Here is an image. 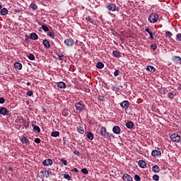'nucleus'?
Returning <instances> with one entry per match:
<instances>
[{
  "label": "nucleus",
  "mask_w": 181,
  "mask_h": 181,
  "mask_svg": "<svg viewBox=\"0 0 181 181\" xmlns=\"http://www.w3.org/2000/svg\"><path fill=\"white\" fill-rule=\"evenodd\" d=\"M148 20L150 23H156L159 21V15L156 13H152L149 15Z\"/></svg>",
  "instance_id": "f257e3e1"
},
{
  "label": "nucleus",
  "mask_w": 181,
  "mask_h": 181,
  "mask_svg": "<svg viewBox=\"0 0 181 181\" xmlns=\"http://www.w3.org/2000/svg\"><path fill=\"white\" fill-rule=\"evenodd\" d=\"M75 108L77 111H84V108H86V105H84V103L83 102H77L75 104Z\"/></svg>",
  "instance_id": "f03ea898"
},
{
  "label": "nucleus",
  "mask_w": 181,
  "mask_h": 181,
  "mask_svg": "<svg viewBox=\"0 0 181 181\" xmlns=\"http://www.w3.org/2000/svg\"><path fill=\"white\" fill-rule=\"evenodd\" d=\"M170 138L173 142H180L181 137L177 133L170 134Z\"/></svg>",
  "instance_id": "7ed1b4c3"
},
{
  "label": "nucleus",
  "mask_w": 181,
  "mask_h": 181,
  "mask_svg": "<svg viewBox=\"0 0 181 181\" xmlns=\"http://www.w3.org/2000/svg\"><path fill=\"white\" fill-rule=\"evenodd\" d=\"M40 173L42 175V177H49V176H52L53 173H52V171L49 170H41Z\"/></svg>",
  "instance_id": "20e7f679"
},
{
  "label": "nucleus",
  "mask_w": 181,
  "mask_h": 181,
  "mask_svg": "<svg viewBox=\"0 0 181 181\" xmlns=\"http://www.w3.org/2000/svg\"><path fill=\"white\" fill-rule=\"evenodd\" d=\"M119 105L122 108H124V110H128V108H129V102L128 100H124L123 102L119 103Z\"/></svg>",
  "instance_id": "39448f33"
},
{
  "label": "nucleus",
  "mask_w": 181,
  "mask_h": 181,
  "mask_svg": "<svg viewBox=\"0 0 181 181\" xmlns=\"http://www.w3.org/2000/svg\"><path fill=\"white\" fill-rule=\"evenodd\" d=\"M42 165H44V166H52L53 165V160L50 158L45 159L42 162Z\"/></svg>",
  "instance_id": "423d86ee"
},
{
  "label": "nucleus",
  "mask_w": 181,
  "mask_h": 181,
  "mask_svg": "<svg viewBox=\"0 0 181 181\" xmlns=\"http://www.w3.org/2000/svg\"><path fill=\"white\" fill-rule=\"evenodd\" d=\"M108 11H111V12H115L117 11V6L115 4H110L107 6Z\"/></svg>",
  "instance_id": "0eeeda50"
},
{
  "label": "nucleus",
  "mask_w": 181,
  "mask_h": 181,
  "mask_svg": "<svg viewBox=\"0 0 181 181\" xmlns=\"http://www.w3.org/2000/svg\"><path fill=\"white\" fill-rule=\"evenodd\" d=\"M112 132L116 134V135H119L121 134V127L119 126H115L112 128Z\"/></svg>",
  "instance_id": "6e6552de"
},
{
  "label": "nucleus",
  "mask_w": 181,
  "mask_h": 181,
  "mask_svg": "<svg viewBox=\"0 0 181 181\" xmlns=\"http://www.w3.org/2000/svg\"><path fill=\"white\" fill-rule=\"evenodd\" d=\"M173 61L175 64H181V57L179 56L173 57Z\"/></svg>",
  "instance_id": "1a4fd4ad"
},
{
  "label": "nucleus",
  "mask_w": 181,
  "mask_h": 181,
  "mask_svg": "<svg viewBox=\"0 0 181 181\" xmlns=\"http://www.w3.org/2000/svg\"><path fill=\"white\" fill-rule=\"evenodd\" d=\"M8 112H9V111L8 110V109H6V107H1L0 108V114H1V115H4L5 117L6 115H8Z\"/></svg>",
  "instance_id": "9d476101"
},
{
  "label": "nucleus",
  "mask_w": 181,
  "mask_h": 181,
  "mask_svg": "<svg viewBox=\"0 0 181 181\" xmlns=\"http://www.w3.org/2000/svg\"><path fill=\"white\" fill-rule=\"evenodd\" d=\"M64 43L66 46H73V45H74V40L71 38L66 39Z\"/></svg>",
  "instance_id": "9b49d317"
},
{
  "label": "nucleus",
  "mask_w": 181,
  "mask_h": 181,
  "mask_svg": "<svg viewBox=\"0 0 181 181\" xmlns=\"http://www.w3.org/2000/svg\"><path fill=\"white\" fill-rule=\"evenodd\" d=\"M110 133H107V129H105V127H102L100 128V135L101 136H106L107 135H109Z\"/></svg>",
  "instance_id": "f8f14e48"
},
{
  "label": "nucleus",
  "mask_w": 181,
  "mask_h": 181,
  "mask_svg": "<svg viewBox=\"0 0 181 181\" xmlns=\"http://www.w3.org/2000/svg\"><path fill=\"white\" fill-rule=\"evenodd\" d=\"M151 155L154 158H156L157 156H160L162 155V153L159 150H153L151 152Z\"/></svg>",
  "instance_id": "ddd939ff"
},
{
  "label": "nucleus",
  "mask_w": 181,
  "mask_h": 181,
  "mask_svg": "<svg viewBox=\"0 0 181 181\" xmlns=\"http://www.w3.org/2000/svg\"><path fill=\"white\" fill-rule=\"evenodd\" d=\"M122 179L124 181H133L132 177H131V175H129V174L123 175Z\"/></svg>",
  "instance_id": "4468645a"
},
{
  "label": "nucleus",
  "mask_w": 181,
  "mask_h": 181,
  "mask_svg": "<svg viewBox=\"0 0 181 181\" xmlns=\"http://www.w3.org/2000/svg\"><path fill=\"white\" fill-rule=\"evenodd\" d=\"M139 166L142 169H145V168H146V162L144 160H139Z\"/></svg>",
  "instance_id": "2eb2a0df"
},
{
  "label": "nucleus",
  "mask_w": 181,
  "mask_h": 181,
  "mask_svg": "<svg viewBox=\"0 0 181 181\" xmlns=\"http://www.w3.org/2000/svg\"><path fill=\"white\" fill-rule=\"evenodd\" d=\"M42 45L46 47V49H50L51 45H50V42L47 40H43L42 41Z\"/></svg>",
  "instance_id": "dca6fc26"
},
{
  "label": "nucleus",
  "mask_w": 181,
  "mask_h": 181,
  "mask_svg": "<svg viewBox=\"0 0 181 181\" xmlns=\"http://www.w3.org/2000/svg\"><path fill=\"white\" fill-rule=\"evenodd\" d=\"M145 32H147V33H148V35H150V37H148V39H151V40H155V37H153L154 34L152 33V32H151V30H149V28H146Z\"/></svg>",
  "instance_id": "f3484780"
},
{
  "label": "nucleus",
  "mask_w": 181,
  "mask_h": 181,
  "mask_svg": "<svg viewBox=\"0 0 181 181\" xmlns=\"http://www.w3.org/2000/svg\"><path fill=\"white\" fill-rule=\"evenodd\" d=\"M16 70H22V64H21L20 62H15L13 64Z\"/></svg>",
  "instance_id": "a211bd4d"
},
{
  "label": "nucleus",
  "mask_w": 181,
  "mask_h": 181,
  "mask_svg": "<svg viewBox=\"0 0 181 181\" xmlns=\"http://www.w3.org/2000/svg\"><path fill=\"white\" fill-rule=\"evenodd\" d=\"M86 136L89 141H93V139H94V134L91 132H88L86 133Z\"/></svg>",
  "instance_id": "6ab92c4d"
},
{
  "label": "nucleus",
  "mask_w": 181,
  "mask_h": 181,
  "mask_svg": "<svg viewBox=\"0 0 181 181\" xmlns=\"http://www.w3.org/2000/svg\"><path fill=\"white\" fill-rule=\"evenodd\" d=\"M126 127L128 128V129H132V128L134 127V122L132 121L127 122L126 123Z\"/></svg>",
  "instance_id": "aec40b11"
},
{
  "label": "nucleus",
  "mask_w": 181,
  "mask_h": 181,
  "mask_svg": "<svg viewBox=\"0 0 181 181\" xmlns=\"http://www.w3.org/2000/svg\"><path fill=\"white\" fill-rule=\"evenodd\" d=\"M152 170L154 172V173H159V172H160V168L159 166L156 165L152 167Z\"/></svg>",
  "instance_id": "412c9836"
},
{
  "label": "nucleus",
  "mask_w": 181,
  "mask_h": 181,
  "mask_svg": "<svg viewBox=\"0 0 181 181\" xmlns=\"http://www.w3.org/2000/svg\"><path fill=\"white\" fill-rule=\"evenodd\" d=\"M30 39L33 40H37L39 39V36L35 33H32L30 34Z\"/></svg>",
  "instance_id": "4be33fe9"
},
{
  "label": "nucleus",
  "mask_w": 181,
  "mask_h": 181,
  "mask_svg": "<svg viewBox=\"0 0 181 181\" xmlns=\"http://www.w3.org/2000/svg\"><path fill=\"white\" fill-rule=\"evenodd\" d=\"M112 55L114 57H121V52L118 49L112 52Z\"/></svg>",
  "instance_id": "5701e85b"
},
{
  "label": "nucleus",
  "mask_w": 181,
  "mask_h": 181,
  "mask_svg": "<svg viewBox=\"0 0 181 181\" xmlns=\"http://www.w3.org/2000/svg\"><path fill=\"white\" fill-rule=\"evenodd\" d=\"M96 69H104V63L101 62H98L96 65H95Z\"/></svg>",
  "instance_id": "b1692460"
},
{
  "label": "nucleus",
  "mask_w": 181,
  "mask_h": 181,
  "mask_svg": "<svg viewBox=\"0 0 181 181\" xmlns=\"http://www.w3.org/2000/svg\"><path fill=\"white\" fill-rule=\"evenodd\" d=\"M1 15L2 16H5L6 15H8V9L6 8H4L0 11Z\"/></svg>",
  "instance_id": "393cba45"
},
{
  "label": "nucleus",
  "mask_w": 181,
  "mask_h": 181,
  "mask_svg": "<svg viewBox=\"0 0 181 181\" xmlns=\"http://www.w3.org/2000/svg\"><path fill=\"white\" fill-rule=\"evenodd\" d=\"M147 71H150L151 73H155V67L153 66H148L146 68Z\"/></svg>",
  "instance_id": "a878e982"
},
{
  "label": "nucleus",
  "mask_w": 181,
  "mask_h": 181,
  "mask_svg": "<svg viewBox=\"0 0 181 181\" xmlns=\"http://www.w3.org/2000/svg\"><path fill=\"white\" fill-rule=\"evenodd\" d=\"M59 88H66V83L60 81L57 83Z\"/></svg>",
  "instance_id": "bb28decb"
},
{
  "label": "nucleus",
  "mask_w": 181,
  "mask_h": 181,
  "mask_svg": "<svg viewBox=\"0 0 181 181\" xmlns=\"http://www.w3.org/2000/svg\"><path fill=\"white\" fill-rule=\"evenodd\" d=\"M33 131L34 132H37V134H40V127H39V126L33 124Z\"/></svg>",
  "instance_id": "cd10ccee"
},
{
  "label": "nucleus",
  "mask_w": 181,
  "mask_h": 181,
  "mask_svg": "<svg viewBox=\"0 0 181 181\" xmlns=\"http://www.w3.org/2000/svg\"><path fill=\"white\" fill-rule=\"evenodd\" d=\"M60 135V132L55 131V132H52L51 133V136H53L54 138H57V136H59Z\"/></svg>",
  "instance_id": "c85d7f7f"
},
{
  "label": "nucleus",
  "mask_w": 181,
  "mask_h": 181,
  "mask_svg": "<svg viewBox=\"0 0 181 181\" xmlns=\"http://www.w3.org/2000/svg\"><path fill=\"white\" fill-rule=\"evenodd\" d=\"M21 141L22 144H29V139L26 136H23Z\"/></svg>",
  "instance_id": "c756f323"
},
{
  "label": "nucleus",
  "mask_w": 181,
  "mask_h": 181,
  "mask_svg": "<svg viewBox=\"0 0 181 181\" xmlns=\"http://www.w3.org/2000/svg\"><path fill=\"white\" fill-rule=\"evenodd\" d=\"M86 21H87V22H89V23H92V25H94V20H93L91 16L86 17Z\"/></svg>",
  "instance_id": "7c9ffc66"
},
{
  "label": "nucleus",
  "mask_w": 181,
  "mask_h": 181,
  "mask_svg": "<svg viewBox=\"0 0 181 181\" xmlns=\"http://www.w3.org/2000/svg\"><path fill=\"white\" fill-rule=\"evenodd\" d=\"M47 35L49 36L51 39H54V37H56V35L53 31L48 32Z\"/></svg>",
  "instance_id": "2f4dec72"
},
{
  "label": "nucleus",
  "mask_w": 181,
  "mask_h": 181,
  "mask_svg": "<svg viewBox=\"0 0 181 181\" xmlns=\"http://www.w3.org/2000/svg\"><path fill=\"white\" fill-rule=\"evenodd\" d=\"M77 131L78 132H79V134H84V128H83V127H77Z\"/></svg>",
  "instance_id": "473e14b6"
},
{
  "label": "nucleus",
  "mask_w": 181,
  "mask_h": 181,
  "mask_svg": "<svg viewBox=\"0 0 181 181\" xmlns=\"http://www.w3.org/2000/svg\"><path fill=\"white\" fill-rule=\"evenodd\" d=\"M30 8H32L33 11H36V9L37 8V5L35 3H32L30 4Z\"/></svg>",
  "instance_id": "72a5a7b5"
},
{
  "label": "nucleus",
  "mask_w": 181,
  "mask_h": 181,
  "mask_svg": "<svg viewBox=\"0 0 181 181\" xmlns=\"http://www.w3.org/2000/svg\"><path fill=\"white\" fill-rule=\"evenodd\" d=\"M63 177H64V179H66V180H71V177L69 174H64Z\"/></svg>",
  "instance_id": "f704fd0d"
},
{
  "label": "nucleus",
  "mask_w": 181,
  "mask_h": 181,
  "mask_svg": "<svg viewBox=\"0 0 181 181\" xmlns=\"http://www.w3.org/2000/svg\"><path fill=\"white\" fill-rule=\"evenodd\" d=\"M173 36V33H170V31L165 32V37H171Z\"/></svg>",
  "instance_id": "c9c22d12"
},
{
  "label": "nucleus",
  "mask_w": 181,
  "mask_h": 181,
  "mask_svg": "<svg viewBox=\"0 0 181 181\" xmlns=\"http://www.w3.org/2000/svg\"><path fill=\"white\" fill-rule=\"evenodd\" d=\"M42 29L44 32H49V27L45 25H42Z\"/></svg>",
  "instance_id": "e433bc0d"
},
{
  "label": "nucleus",
  "mask_w": 181,
  "mask_h": 181,
  "mask_svg": "<svg viewBox=\"0 0 181 181\" xmlns=\"http://www.w3.org/2000/svg\"><path fill=\"white\" fill-rule=\"evenodd\" d=\"M81 172L83 173V175H88V170H87V168H82Z\"/></svg>",
  "instance_id": "4c0bfd02"
},
{
  "label": "nucleus",
  "mask_w": 181,
  "mask_h": 181,
  "mask_svg": "<svg viewBox=\"0 0 181 181\" xmlns=\"http://www.w3.org/2000/svg\"><path fill=\"white\" fill-rule=\"evenodd\" d=\"M168 97L170 100H173V98H175V94L173 93H168Z\"/></svg>",
  "instance_id": "58836bf2"
},
{
  "label": "nucleus",
  "mask_w": 181,
  "mask_h": 181,
  "mask_svg": "<svg viewBox=\"0 0 181 181\" xmlns=\"http://www.w3.org/2000/svg\"><path fill=\"white\" fill-rule=\"evenodd\" d=\"M28 57L30 60H35V55L33 54H29Z\"/></svg>",
  "instance_id": "ea45409f"
},
{
  "label": "nucleus",
  "mask_w": 181,
  "mask_h": 181,
  "mask_svg": "<svg viewBox=\"0 0 181 181\" xmlns=\"http://www.w3.org/2000/svg\"><path fill=\"white\" fill-rule=\"evenodd\" d=\"M118 76H119V70L115 69V71L114 72V76L115 77H118Z\"/></svg>",
  "instance_id": "a19ab883"
},
{
  "label": "nucleus",
  "mask_w": 181,
  "mask_h": 181,
  "mask_svg": "<svg viewBox=\"0 0 181 181\" xmlns=\"http://www.w3.org/2000/svg\"><path fill=\"white\" fill-rule=\"evenodd\" d=\"M59 160L64 165V166H67V161L65 159L61 158Z\"/></svg>",
  "instance_id": "79ce46f5"
},
{
  "label": "nucleus",
  "mask_w": 181,
  "mask_h": 181,
  "mask_svg": "<svg viewBox=\"0 0 181 181\" xmlns=\"http://www.w3.org/2000/svg\"><path fill=\"white\" fill-rule=\"evenodd\" d=\"M153 180H156V181H159V175L155 174L153 176Z\"/></svg>",
  "instance_id": "37998d69"
},
{
  "label": "nucleus",
  "mask_w": 181,
  "mask_h": 181,
  "mask_svg": "<svg viewBox=\"0 0 181 181\" xmlns=\"http://www.w3.org/2000/svg\"><path fill=\"white\" fill-rule=\"evenodd\" d=\"M151 49H152V50H156V49H158V46L155 44L151 45Z\"/></svg>",
  "instance_id": "c03bdc74"
},
{
  "label": "nucleus",
  "mask_w": 181,
  "mask_h": 181,
  "mask_svg": "<svg viewBox=\"0 0 181 181\" xmlns=\"http://www.w3.org/2000/svg\"><path fill=\"white\" fill-rule=\"evenodd\" d=\"M134 180H136V181H141V177H139V175L136 174L134 175Z\"/></svg>",
  "instance_id": "a18cd8bd"
},
{
  "label": "nucleus",
  "mask_w": 181,
  "mask_h": 181,
  "mask_svg": "<svg viewBox=\"0 0 181 181\" xmlns=\"http://www.w3.org/2000/svg\"><path fill=\"white\" fill-rule=\"evenodd\" d=\"M27 95H28V97H32L33 95V91H32V90L28 91Z\"/></svg>",
  "instance_id": "49530a36"
},
{
  "label": "nucleus",
  "mask_w": 181,
  "mask_h": 181,
  "mask_svg": "<svg viewBox=\"0 0 181 181\" xmlns=\"http://www.w3.org/2000/svg\"><path fill=\"white\" fill-rule=\"evenodd\" d=\"M58 57L60 60H64V55L63 54H59Z\"/></svg>",
  "instance_id": "de8ad7c7"
},
{
  "label": "nucleus",
  "mask_w": 181,
  "mask_h": 181,
  "mask_svg": "<svg viewBox=\"0 0 181 181\" xmlns=\"http://www.w3.org/2000/svg\"><path fill=\"white\" fill-rule=\"evenodd\" d=\"M0 104H5V98L1 97L0 98Z\"/></svg>",
  "instance_id": "09e8293b"
},
{
  "label": "nucleus",
  "mask_w": 181,
  "mask_h": 181,
  "mask_svg": "<svg viewBox=\"0 0 181 181\" xmlns=\"http://www.w3.org/2000/svg\"><path fill=\"white\" fill-rule=\"evenodd\" d=\"M34 142H35V144H40L41 140L39 138H36L35 139Z\"/></svg>",
  "instance_id": "8fccbe9b"
},
{
  "label": "nucleus",
  "mask_w": 181,
  "mask_h": 181,
  "mask_svg": "<svg viewBox=\"0 0 181 181\" xmlns=\"http://www.w3.org/2000/svg\"><path fill=\"white\" fill-rule=\"evenodd\" d=\"M177 40L181 42V33L177 35Z\"/></svg>",
  "instance_id": "3c124183"
},
{
  "label": "nucleus",
  "mask_w": 181,
  "mask_h": 181,
  "mask_svg": "<svg viewBox=\"0 0 181 181\" xmlns=\"http://www.w3.org/2000/svg\"><path fill=\"white\" fill-rule=\"evenodd\" d=\"M71 172H74L75 173H78V169H77V168H74V169L71 170Z\"/></svg>",
  "instance_id": "603ef678"
},
{
  "label": "nucleus",
  "mask_w": 181,
  "mask_h": 181,
  "mask_svg": "<svg viewBox=\"0 0 181 181\" xmlns=\"http://www.w3.org/2000/svg\"><path fill=\"white\" fill-rule=\"evenodd\" d=\"M99 100L100 101H104V100H105V98H104V96H99Z\"/></svg>",
  "instance_id": "864d4df0"
},
{
  "label": "nucleus",
  "mask_w": 181,
  "mask_h": 181,
  "mask_svg": "<svg viewBox=\"0 0 181 181\" xmlns=\"http://www.w3.org/2000/svg\"><path fill=\"white\" fill-rule=\"evenodd\" d=\"M14 12H16V13H19V12H21V9H19V8H16V9L14 10Z\"/></svg>",
  "instance_id": "5fc2aeb1"
},
{
  "label": "nucleus",
  "mask_w": 181,
  "mask_h": 181,
  "mask_svg": "<svg viewBox=\"0 0 181 181\" xmlns=\"http://www.w3.org/2000/svg\"><path fill=\"white\" fill-rule=\"evenodd\" d=\"M62 115H64V117H67V115H69V113L63 112Z\"/></svg>",
  "instance_id": "6e6d98bb"
},
{
  "label": "nucleus",
  "mask_w": 181,
  "mask_h": 181,
  "mask_svg": "<svg viewBox=\"0 0 181 181\" xmlns=\"http://www.w3.org/2000/svg\"><path fill=\"white\" fill-rule=\"evenodd\" d=\"M178 90H181V84L178 85Z\"/></svg>",
  "instance_id": "4d7b16f0"
},
{
  "label": "nucleus",
  "mask_w": 181,
  "mask_h": 181,
  "mask_svg": "<svg viewBox=\"0 0 181 181\" xmlns=\"http://www.w3.org/2000/svg\"><path fill=\"white\" fill-rule=\"evenodd\" d=\"M27 86H30V82H28Z\"/></svg>",
  "instance_id": "13d9d810"
},
{
  "label": "nucleus",
  "mask_w": 181,
  "mask_h": 181,
  "mask_svg": "<svg viewBox=\"0 0 181 181\" xmlns=\"http://www.w3.org/2000/svg\"><path fill=\"white\" fill-rule=\"evenodd\" d=\"M1 8H2V6L0 5V9H1Z\"/></svg>",
  "instance_id": "bf43d9fd"
}]
</instances>
